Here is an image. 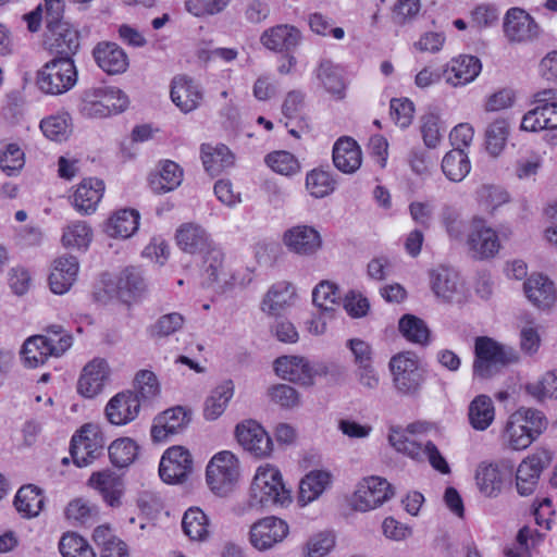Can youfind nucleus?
<instances>
[{
    "label": "nucleus",
    "instance_id": "e2e57ef3",
    "mask_svg": "<svg viewBox=\"0 0 557 557\" xmlns=\"http://www.w3.org/2000/svg\"><path fill=\"white\" fill-rule=\"evenodd\" d=\"M508 136V124L505 120H496L486 129V148L491 154L497 156L504 149Z\"/></svg>",
    "mask_w": 557,
    "mask_h": 557
},
{
    "label": "nucleus",
    "instance_id": "f704fd0d",
    "mask_svg": "<svg viewBox=\"0 0 557 557\" xmlns=\"http://www.w3.org/2000/svg\"><path fill=\"white\" fill-rule=\"evenodd\" d=\"M117 296L124 302L129 304L139 298L146 290V282L141 271L135 267L123 270L119 276Z\"/></svg>",
    "mask_w": 557,
    "mask_h": 557
},
{
    "label": "nucleus",
    "instance_id": "c85d7f7f",
    "mask_svg": "<svg viewBox=\"0 0 557 557\" xmlns=\"http://www.w3.org/2000/svg\"><path fill=\"white\" fill-rule=\"evenodd\" d=\"M104 191V183L97 178L84 180L73 195L74 208L83 213H92Z\"/></svg>",
    "mask_w": 557,
    "mask_h": 557
},
{
    "label": "nucleus",
    "instance_id": "423d86ee",
    "mask_svg": "<svg viewBox=\"0 0 557 557\" xmlns=\"http://www.w3.org/2000/svg\"><path fill=\"white\" fill-rule=\"evenodd\" d=\"M552 460L549 450L539 449L521 461L516 472V487L520 496L533 494L542 471L549 467Z\"/></svg>",
    "mask_w": 557,
    "mask_h": 557
},
{
    "label": "nucleus",
    "instance_id": "4c0bfd02",
    "mask_svg": "<svg viewBox=\"0 0 557 557\" xmlns=\"http://www.w3.org/2000/svg\"><path fill=\"white\" fill-rule=\"evenodd\" d=\"M233 395L234 385L232 381H225L212 389L203 404L205 419L208 421L216 420L225 411Z\"/></svg>",
    "mask_w": 557,
    "mask_h": 557
},
{
    "label": "nucleus",
    "instance_id": "a19ab883",
    "mask_svg": "<svg viewBox=\"0 0 557 557\" xmlns=\"http://www.w3.org/2000/svg\"><path fill=\"white\" fill-rule=\"evenodd\" d=\"M442 170L451 182H461L470 172L471 164L463 149H451L442 160Z\"/></svg>",
    "mask_w": 557,
    "mask_h": 557
},
{
    "label": "nucleus",
    "instance_id": "6e6552de",
    "mask_svg": "<svg viewBox=\"0 0 557 557\" xmlns=\"http://www.w3.org/2000/svg\"><path fill=\"white\" fill-rule=\"evenodd\" d=\"M393 495L392 486L385 479L370 476L358 484L352 504L359 511H369L381 506Z\"/></svg>",
    "mask_w": 557,
    "mask_h": 557
},
{
    "label": "nucleus",
    "instance_id": "7c9ffc66",
    "mask_svg": "<svg viewBox=\"0 0 557 557\" xmlns=\"http://www.w3.org/2000/svg\"><path fill=\"white\" fill-rule=\"evenodd\" d=\"M506 474L498 463L482 462L475 472L479 491L486 497H497L504 486Z\"/></svg>",
    "mask_w": 557,
    "mask_h": 557
},
{
    "label": "nucleus",
    "instance_id": "58836bf2",
    "mask_svg": "<svg viewBox=\"0 0 557 557\" xmlns=\"http://www.w3.org/2000/svg\"><path fill=\"white\" fill-rule=\"evenodd\" d=\"M139 213L134 209L116 211L107 223V233L111 237L128 238L138 228Z\"/></svg>",
    "mask_w": 557,
    "mask_h": 557
},
{
    "label": "nucleus",
    "instance_id": "052dcab7",
    "mask_svg": "<svg viewBox=\"0 0 557 557\" xmlns=\"http://www.w3.org/2000/svg\"><path fill=\"white\" fill-rule=\"evenodd\" d=\"M339 298L337 286L329 281L321 282L312 292L313 304L324 311L333 310Z\"/></svg>",
    "mask_w": 557,
    "mask_h": 557
},
{
    "label": "nucleus",
    "instance_id": "c756f323",
    "mask_svg": "<svg viewBox=\"0 0 557 557\" xmlns=\"http://www.w3.org/2000/svg\"><path fill=\"white\" fill-rule=\"evenodd\" d=\"M557 128V102L542 103L529 110L522 117L521 129L540 132Z\"/></svg>",
    "mask_w": 557,
    "mask_h": 557
},
{
    "label": "nucleus",
    "instance_id": "e433bc0d",
    "mask_svg": "<svg viewBox=\"0 0 557 557\" xmlns=\"http://www.w3.org/2000/svg\"><path fill=\"white\" fill-rule=\"evenodd\" d=\"M183 181V170L171 160H165L161 164L159 173L150 176L151 189L157 194H164L177 188Z\"/></svg>",
    "mask_w": 557,
    "mask_h": 557
},
{
    "label": "nucleus",
    "instance_id": "37998d69",
    "mask_svg": "<svg viewBox=\"0 0 557 557\" xmlns=\"http://www.w3.org/2000/svg\"><path fill=\"white\" fill-rule=\"evenodd\" d=\"M39 336L45 342L47 351L52 354V357H61L73 345V335L59 324L47 326L45 333L39 334Z\"/></svg>",
    "mask_w": 557,
    "mask_h": 557
},
{
    "label": "nucleus",
    "instance_id": "4be33fe9",
    "mask_svg": "<svg viewBox=\"0 0 557 557\" xmlns=\"http://www.w3.org/2000/svg\"><path fill=\"white\" fill-rule=\"evenodd\" d=\"M362 153L358 143L348 136L338 138L333 146V163L345 174L355 173L361 165Z\"/></svg>",
    "mask_w": 557,
    "mask_h": 557
},
{
    "label": "nucleus",
    "instance_id": "0e129e2a",
    "mask_svg": "<svg viewBox=\"0 0 557 557\" xmlns=\"http://www.w3.org/2000/svg\"><path fill=\"white\" fill-rule=\"evenodd\" d=\"M66 517L82 524H91L96 521L99 510L97 506L84 499L72 500L66 507Z\"/></svg>",
    "mask_w": 557,
    "mask_h": 557
},
{
    "label": "nucleus",
    "instance_id": "72a5a7b5",
    "mask_svg": "<svg viewBox=\"0 0 557 557\" xmlns=\"http://www.w3.org/2000/svg\"><path fill=\"white\" fill-rule=\"evenodd\" d=\"M332 475L324 470H312L299 483L298 502L301 506L318 499L331 485Z\"/></svg>",
    "mask_w": 557,
    "mask_h": 557
},
{
    "label": "nucleus",
    "instance_id": "680f3d73",
    "mask_svg": "<svg viewBox=\"0 0 557 557\" xmlns=\"http://www.w3.org/2000/svg\"><path fill=\"white\" fill-rule=\"evenodd\" d=\"M91 236V230L85 222H76L66 227L62 243L65 247L87 248Z\"/></svg>",
    "mask_w": 557,
    "mask_h": 557
},
{
    "label": "nucleus",
    "instance_id": "5701e85b",
    "mask_svg": "<svg viewBox=\"0 0 557 557\" xmlns=\"http://www.w3.org/2000/svg\"><path fill=\"white\" fill-rule=\"evenodd\" d=\"M78 273V261L74 256H62L54 260L49 276V284L52 293L65 294L76 281Z\"/></svg>",
    "mask_w": 557,
    "mask_h": 557
},
{
    "label": "nucleus",
    "instance_id": "20e7f679",
    "mask_svg": "<svg viewBox=\"0 0 557 557\" xmlns=\"http://www.w3.org/2000/svg\"><path fill=\"white\" fill-rule=\"evenodd\" d=\"M393 383L396 391L404 396H417L424 383V373L419 360L411 352H401L389 361Z\"/></svg>",
    "mask_w": 557,
    "mask_h": 557
},
{
    "label": "nucleus",
    "instance_id": "39448f33",
    "mask_svg": "<svg viewBox=\"0 0 557 557\" xmlns=\"http://www.w3.org/2000/svg\"><path fill=\"white\" fill-rule=\"evenodd\" d=\"M239 476V466L236 456L223 450L215 454L206 470L207 483L216 495L230 493Z\"/></svg>",
    "mask_w": 557,
    "mask_h": 557
},
{
    "label": "nucleus",
    "instance_id": "7ed1b4c3",
    "mask_svg": "<svg viewBox=\"0 0 557 557\" xmlns=\"http://www.w3.org/2000/svg\"><path fill=\"white\" fill-rule=\"evenodd\" d=\"M77 82L74 60L51 59L36 74L37 88L50 96H59L71 90Z\"/></svg>",
    "mask_w": 557,
    "mask_h": 557
},
{
    "label": "nucleus",
    "instance_id": "79ce46f5",
    "mask_svg": "<svg viewBox=\"0 0 557 557\" xmlns=\"http://www.w3.org/2000/svg\"><path fill=\"white\" fill-rule=\"evenodd\" d=\"M495 410L492 399L486 395L475 397L469 406V421L473 429L486 430L494 421Z\"/></svg>",
    "mask_w": 557,
    "mask_h": 557
},
{
    "label": "nucleus",
    "instance_id": "774afa93",
    "mask_svg": "<svg viewBox=\"0 0 557 557\" xmlns=\"http://www.w3.org/2000/svg\"><path fill=\"white\" fill-rule=\"evenodd\" d=\"M480 203L490 211L509 201L508 193L498 186H482L476 191Z\"/></svg>",
    "mask_w": 557,
    "mask_h": 557
},
{
    "label": "nucleus",
    "instance_id": "864d4df0",
    "mask_svg": "<svg viewBox=\"0 0 557 557\" xmlns=\"http://www.w3.org/2000/svg\"><path fill=\"white\" fill-rule=\"evenodd\" d=\"M420 131L424 145L428 148H436L443 138L444 132L440 115L433 111L424 113L420 117Z\"/></svg>",
    "mask_w": 557,
    "mask_h": 557
},
{
    "label": "nucleus",
    "instance_id": "ddd939ff",
    "mask_svg": "<svg viewBox=\"0 0 557 557\" xmlns=\"http://www.w3.org/2000/svg\"><path fill=\"white\" fill-rule=\"evenodd\" d=\"M235 435L239 445L256 457H269L273 450L271 437L253 420H247L237 424Z\"/></svg>",
    "mask_w": 557,
    "mask_h": 557
},
{
    "label": "nucleus",
    "instance_id": "603ef678",
    "mask_svg": "<svg viewBox=\"0 0 557 557\" xmlns=\"http://www.w3.org/2000/svg\"><path fill=\"white\" fill-rule=\"evenodd\" d=\"M59 549L63 557H96L89 543L76 533L64 534L60 540Z\"/></svg>",
    "mask_w": 557,
    "mask_h": 557
},
{
    "label": "nucleus",
    "instance_id": "473e14b6",
    "mask_svg": "<svg viewBox=\"0 0 557 557\" xmlns=\"http://www.w3.org/2000/svg\"><path fill=\"white\" fill-rule=\"evenodd\" d=\"M295 297V288L287 282L274 284L265 294L261 310L270 315H280L288 308Z\"/></svg>",
    "mask_w": 557,
    "mask_h": 557
},
{
    "label": "nucleus",
    "instance_id": "b1692460",
    "mask_svg": "<svg viewBox=\"0 0 557 557\" xmlns=\"http://www.w3.org/2000/svg\"><path fill=\"white\" fill-rule=\"evenodd\" d=\"M94 58L106 73L110 75L124 73L128 67L125 51L114 42H100L94 49Z\"/></svg>",
    "mask_w": 557,
    "mask_h": 557
},
{
    "label": "nucleus",
    "instance_id": "f3484780",
    "mask_svg": "<svg viewBox=\"0 0 557 557\" xmlns=\"http://www.w3.org/2000/svg\"><path fill=\"white\" fill-rule=\"evenodd\" d=\"M140 400L132 391L117 393L106 406V416L110 423L124 425L133 421L139 413Z\"/></svg>",
    "mask_w": 557,
    "mask_h": 557
},
{
    "label": "nucleus",
    "instance_id": "49530a36",
    "mask_svg": "<svg viewBox=\"0 0 557 557\" xmlns=\"http://www.w3.org/2000/svg\"><path fill=\"white\" fill-rule=\"evenodd\" d=\"M14 505L17 511L25 513L27 517H34L41 510L44 497L40 490L35 485H25L17 491Z\"/></svg>",
    "mask_w": 557,
    "mask_h": 557
},
{
    "label": "nucleus",
    "instance_id": "09e8293b",
    "mask_svg": "<svg viewBox=\"0 0 557 557\" xmlns=\"http://www.w3.org/2000/svg\"><path fill=\"white\" fill-rule=\"evenodd\" d=\"M403 336L409 342L425 345L429 343L430 330L425 322L412 314H405L398 324Z\"/></svg>",
    "mask_w": 557,
    "mask_h": 557
},
{
    "label": "nucleus",
    "instance_id": "f8f14e48",
    "mask_svg": "<svg viewBox=\"0 0 557 557\" xmlns=\"http://www.w3.org/2000/svg\"><path fill=\"white\" fill-rule=\"evenodd\" d=\"M191 421V410L176 406L164 410L153 419L151 437L156 443L164 442L170 436L181 433Z\"/></svg>",
    "mask_w": 557,
    "mask_h": 557
},
{
    "label": "nucleus",
    "instance_id": "aec40b11",
    "mask_svg": "<svg viewBox=\"0 0 557 557\" xmlns=\"http://www.w3.org/2000/svg\"><path fill=\"white\" fill-rule=\"evenodd\" d=\"M284 243L295 253L310 256L321 248L322 238L314 227L297 225L285 232Z\"/></svg>",
    "mask_w": 557,
    "mask_h": 557
},
{
    "label": "nucleus",
    "instance_id": "6ab92c4d",
    "mask_svg": "<svg viewBox=\"0 0 557 557\" xmlns=\"http://www.w3.org/2000/svg\"><path fill=\"white\" fill-rule=\"evenodd\" d=\"M523 290L528 300L542 310L552 308L557 300L554 282L543 274L530 275L523 283Z\"/></svg>",
    "mask_w": 557,
    "mask_h": 557
},
{
    "label": "nucleus",
    "instance_id": "393cba45",
    "mask_svg": "<svg viewBox=\"0 0 557 557\" xmlns=\"http://www.w3.org/2000/svg\"><path fill=\"white\" fill-rule=\"evenodd\" d=\"M274 370L278 376L300 385H311L309 361L299 356H282L274 361Z\"/></svg>",
    "mask_w": 557,
    "mask_h": 557
},
{
    "label": "nucleus",
    "instance_id": "338daca9",
    "mask_svg": "<svg viewBox=\"0 0 557 557\" xmlns=\"http://www.w3.org/2000/svg\"><path fill=\"white\" fill-rule=\"evenodd\" d=\"M24 152L16 144H9L0 156L1 170L9 176L15 175L24 166Z\"/></svg>",
    "mask_w": 557,
    "mask_h": 557
},
{
    "label": "nucleus",
    "instance_id": "4d7b16f0",
    "mask_svg": "<svg viewBox=\"0 0 557 557\" xmlns=\"http://www.w3.org/2000/svg\"><path fill=\"white\" fill-rule=\"evenodd\" d=\"M306 188L311 196L323 198L330 195L335 188V181L326 171L314 169L306 176Z\"/></svg>",
    "mask_w": 557,
    "mask_h": 557
},
{
    "label": "nucleus",
    "instance_id": "8fccbe9b",
    "mask_svg": "<svg viewBox=\"0 0 557 557\" xmlns=\"http://www.w3.org/2000/svg\"><path fill=\"white\" fill-rule=\"evenodd\" d=\"M45 345L39 335H33L25 341L21 355L26 367L37 368L44 364L49 357H52Z\"/></svg>",
    "mask_w": 557,
    "mask_h": 557
},
{
    "label": "nucleus",
    "instance_id": "c03bdc74",
    "mask_svg": "<svg viewBox=\"0 0 557 557\" xmlns=\"http://www.w3.org/2000/svg\"><path fill=\"white\" fill-rule=\"evenodd\" d=\"M317 77L327 92L343 99L345 96V83L338 69L330 61L322 60L317 69Z\"/></svg>",
    "mask_w": 557,
    "mask_h": 557
},
{
    "label": "nucleus",
    "instance_id": "412c9836",
    "mask_svg": "<svg viewBox=\"0 0 557 557\" xmlns=\"http://www.w3.org/2000/svg\"><path fill=\"white\" fill-rule=\"evenodd\" d=\"M178 247L186 253L203 255L214 246L208 232L195 223H185L176 231Z\"/></svg>",
    "mask_w": 557,
    "mask_h": 557
},
{
    "label": "nucleus",
    "instance_id": "3c124183",
    "mask_svg": "<svg viewBox=\"0 0 557 557\" xmlns=\"http://www.w3.org/2000/svg\"><path fill=\"white\" fill-rule=\"evenodd\" d=\"M525 428L524 424L516 419L513 413L507 422L504 432V440L511 449H525L535 441L532 434L528 433Z\"/></svg>",
    "mask_w": 557,
    "mask_h": 557
},
{
    "label": "nucleus",
    "instance_id": "de8ad7c7",
    "mask_svg": "<svg viewBox=\"0 0 557 557\" xmlns=\"http://www.w3.org/2000/svg\"><path fill=\"white\" fill-rule=\"evenodd\" d=\"M138 449V445L132 438H117L109 446V457L115 467L125 468L135 461Z\"/></svg>",
    "mask_w": 557,
    "mask_h": 557
},
{
    "label": "nucleus",
    "instance_id": "a878e982",
    "mask_svg": "<svg viewBox=\"0 0 557 557\" xmlns=\"http://www.w3.org/2000/svg\"><path fill=\"white\" fill-rule=\"evenodd\" d=\"M417 424L407 429H392L388 435L391 445L399 453L417 461H423L424 443L416 438Z\"/></svg>",
    "mask_w": 557,
    "mask_h": 557
},
{
    "label": "nucleus",
    "instance_id": "f257e3e1",
    "mask_svg": "<svg viewBox=\"0 0 557 557\" xmlns=\"http://www.w3.org/2000/svg\"><path fill=\"white\" fill-rule=\"evenodd\" d=\"M252 505L286 507L292 503L290 491L285 487L278 469L271 465L258 468L250 487Z\"/></svg>",
    "mask_w": 557,
    "mask_h": 557
},
{
    "label": "nucleus",
    "instance_id": "6e6d98bb",
    "mask_svg": "<svg viewBox=\"0 0 557 557\" xmlns=\"http://www.w3.org/2000/svg\"><path fill=\"white\" fill-rule=\"evenodd\" d=\"M264 161L269 168L282 175H294L300 171V163L294 154L280 150L268 153Z\"/></svg>",
    "mask_w": 557,
    "mask_h": 557
},
{
    "label": "nucleus",
    "instance_id": "0eeeda50",
    "mask_svg": "<svg viewBox=\"0 0 557 557\" xmlns=\"http://www.w3.org/2000/svg\"><path fill=\"white\" fill-rule=\"evenodd\" d=\"M45 45L53 59H71L79 49V33L67 22L47 26Z\"/></svg>",
    "mask_w": 557,
    "mask_h": 557
},
{
    "label": "nucleus",
    "instance_id": "ea45409f",
    "mask_svg": "<svg viewBox=\"0 0 557 557\" xmlns=\"http://www.w3.org/2000/svg\"><path fill=\"white\" fill-rule=\"evenodd\" d=\"M201 153L205 170L211 176L219 175L223 170L232 166L234 163V157L225 145H219L216 147L202 145Z\"/></svg>",
    "mask_w": 557,
    "mask_h": 557
},
{
    "label": "nucleus",
    "instance_id": "9d476101",
    "mask_svg": "<svg viewBox=\"0 0 557 557\" xmlns=\"http://www.w3.org/2000/svg\"><path fill=\"white\" fill-rule=\"evenodd\" d=\"M467 245L471 257L478 260L493 258L500 248L496 231L481 219H474L468 235Z\"/></svg>",
    "mask_w": 557,
    "mask_h": 557
},
{
    "label": "nucleus",
    "instance_id": "cd10ccee",
    "mask_svg": "<svg viewBox=\"0 0 557 557\" xmlns=\"http://www.w3.org/2000/svg\"><path fill=\"white\" fill-rule=\"evenodd\" d=\"M89 483L100 492L108 505L111 507L121 505L124 484L120 475L110 470H103L92 473Z\"/></svg>",
    "mask_w": 557,
    "mask_h": 557
},
{
    "label": "nucleus",
    "instance_id": "a211bd4d",
    "mask_svg": "<svg viewBox=\"0 0 557 557\" xmlns=\"http://www.w3.org/2000/svg\"><path fill=\"white\" fill-rule=\"evenodd\" d=\"M109 366L104 359L96 358L84 368L77 381V392L85 398H92L101 393L109 377Z\"/></svg>",
    "mask_w": 557,
    "mask_h": 557
},
{
    "label": "nucleus",
    "instance_id": "2f4dec72",
    "mask_svg": "<svg viewBox=\"0 0 557 557\" xmlns=\"http://www.w3.org/2000/svg\"><path fill=\"white\" fill-rule=\"evenodd\" d=\"M482 65L479 58L473 55H459L445 71L446 82L453 86L466 85L472 82L481 72Z\"/></svg>",
    "mask_w": 557,
    "mask_h": 557
},
{
    "label": "nucleus",
    "instance_id": "bf43d9fd",
    "mask_svg": "<svg viewBox=\"0 0 557 557\" xmlns=\"http://www.w3.org/2000/svg\"><path fill=\"white\" fill-rule=\"evenodd\" d=\"M69 122L67 115H52L40 122V129L50 140L63 141L71 132Z\"/></svg>",
    "mask_w": 557,
    "mask_h": 557
},
{
    "label": "nucleus",
    "instance_id": "1a4fd4ad",
    "mask_svg": "<svg viewBox=\"0 0 557 557\" xmlns=\"http://www.w3.org/2000/svg\"><path fill=\"white\" fill-rule=\"evenodd\" d=\"M193 469V459L187 449L182 446H173L163 454L159 474L169 484L184 482Z\"/></svg>",
    "mask_w": 557,
    "mask_h": 557
},
{
    "label": "nucleus",
    "instance_id": "2eb2a0df",
    "mask_svg": "<svg viewBox=\"0 0 557 557\" xmlns=\"http://www.w3.org/2000/svg\"><path fill=\"white\" fill-rule=\"evenodd\" d=\"M171 100L183 112L198 109L203 100V89L199 83L186 75H178L171 83Z\"/></svg>",
    "mask_w": 557,
    "mask_h": 557
},
{
    "label": "nucleus",
    "instance_id": "9b49d317",
    "mask_svg": "<svg viewBox=\"0 0 557 557\" xmlns=\"http://www.w3.org/2000/svg\"><path fill=\"white\" fill-rule=\"evenodd\" d=\"M504 33L509 41L527 42L540 36L541 27L525 10L511 8L504 17Z\"/></svg>",
    "mask_w": 557,
    "mask_h": 557
},
{
    "label": "nucleus",
    "instance_id": "c9c22d12",
    "mask_svg": "<svg viewBox=\"0 0 557 557\" xmlns=\"http://www.w3.org/2000/svg\"><path fill=\"white\" fill-rule=\"evenodd\" d=\"M205 263V283L208 287L223 289V285L227 283L228 273L224 268L223 252L212 246L203 255Z\"/></svg>",
    "mask_w": 557,
    "mask_h": 557
},
{
    "label": "nucleus",
    "instance_id": "13d9d810",
    "mask_svg": "<svg viewBox=\"0 0 557 557\" xmlns=\"http://www.w3.org/2000/svg\"><path fill=\"white\" fill-rule=\"evenodd\" d=\"M515 417L520 423L527 426L528 433L532 434L534 440H536L548 425L547 418L537 409L522 407L515 412Z\"/></svg>",
    "mask_w": 557,
    "mask_h": 557
},
{
    "label": "nucleus",
    "instance_id": "4468645a",
    "mask_svg": "<svg viewBox=\"0 0 557 557\" xmlns=\"http://www.w3.org/2000/svg\"><path fill=\"white\" fill-rule=\"evenodd\" d=\"M288 534L285 521L275 517L263 518L251 525L249 540L258 550H267L281 543Z\"/></svg>",
    "mask_w": 557,
    "mask_h": 557
},
{
    "label": "nucleus",
    "instance_id": "a18cd8bd",
    "mask_svg": "<svg viewBox=\"0 0 557 557\" xmlns=\"http://www.w3.org/2000/svg\"><path fill=\"white\" fill-rule=\"evenodd\" d=\"M182 527L191 541H205L209 536V520L200 508H189L183 517Z\"/></svg>",
    "mask_w": 557,
    "mask_h": 557
},
{
    "label": "nucleus",
    "instance_id": "dca6fc26",
    "mask_svg": "<svg viewBox=\"0 0 557 557\" xmlns=\"http://www.w3.org/2000/svg\"><path fill=\"white\" fill-rule=\"evenodd\" d=\"M302 39L301 32L289 24H280L264 30L260 37L261 44L275 52L292 53Z\"/></svg>",
    "mask_w": 557,
    "mask_h": 557
},
{
    "label": "nucleus",
    "instance_id": "f03ea898",
    "mask_svg": "<svg viewBox=\"0 0 557 557\" xmlns=\"http://www.w3.org/2000/svg\"><path fill=\"white\" fill-rule=\"evenodd\" d=\"M474 354L473 374L481 379L493 376L502 368L515 363L519 359L512 347L499 344L487 336L476 337Z\"/></svg>",
    "mask_w": 557,
    "mask_h": 557
},
{
    "label": "nucleus",
    "instance_id": "bb28decb",
    "mask_svg": "<svg viewBox=\"0 0 557 557\" xmlns=\"http://www.w3.org/2000/svg\"><path fill=\"white\" fill-rule=\"evenodd\" d=\"M431 287L434 294L444 301H453L460 292L458 273L447 267H438L430 273Z\"/></svg>",
    "mask_w": 557,
    "mask_h": 557
},
{
    "label": "nucleus",
    "instance_id": "69168bd1",
    "mask_svg": "<svg viewBox=\"0 0 557 557\" xmlns=\"http://www.w3.org/2000/svg\"><path fill=\"white\" fill-rule=\"evenodd\" d=\"M135 394L138 395L139 400H149L157 396L160 392V386L156 374L149 370H140L135 376Z\"/></svg>",
    "mask_w": 557,
    "mask_h": 557
},
{
    "label": "nucleus",
    "instance_id": "5fc2aeb1",
    "mask_svg": "<svg viewBox=\"0 0 557 557\" xmlns=\"http://www.w3.org/2000/svg\"><path fill=\"white\" fill-rule=\"evenodd\" d=\"M525 392L537 401L557 398V370L546 372L537 382L528 383Z\"/></svg>",
    "mask_w": 557,
    "mask_h": 557
}]
</instances>
